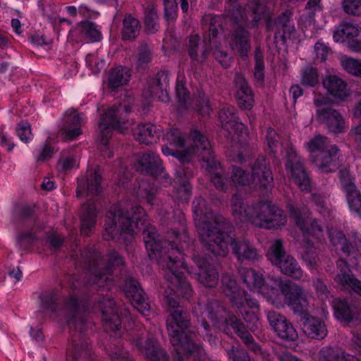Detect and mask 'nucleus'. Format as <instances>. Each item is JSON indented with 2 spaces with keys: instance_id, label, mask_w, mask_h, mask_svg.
<instances>
[{
  "instance_id": "nucleus-31",
  "label": "nucleus",
  "mask_w": 361,
  "mask_h": 361,
  "mask_svg": "<svg viewBox=\"0 0 361 361\" xmlns=\"http://www.w3.org/2000/svg\"><path fill=\"white\" fill-rule=\"evenodd\" d=\"M236 88L235 95L238 106L243 109H250L254 102L253 94L247 82L243 77H237Z\"/></svg>"
},
{
  "instance_id": "nucleus-9",
  "label": "nucleus",
  "mask_w": 361,
  "mask_h": 361,
  "mask_svg": "<svg viewBox=\"0 0 361 361\" xmlns=\"http://www.w3.org/2000/svg\"><path fill=\"white\" fill-rule=\"evenodd\" d=\"M269 257L271 263L279 267L283 274L295 279H300L302 276L303 271L300 266L293 257L285 253L281 240H276Z\"/></svg>"
},
{
  "instance_id": "nucleus-20",
  "label": "nucleus",
  "mask_w": 361,
  "mask_h": 361,
  "mask_svg": "<svg viewBox=\"0 0 361 361\" xmlns=\"http://www.w3.org/2000/svg\"><path fill=\"white\" fill-rule=\"evenodd\" d=\"M124 291L128 297L131 298L132 305L140 312L146 315L149 312L150 306L147 301L146 295L135 279L130 278L126 281Z\"/></svg>"
},
{
  "instance_id": "nucleus-62",
  "label": "nucleus",
  "mask_w": 361,
  "mask_h": 361,
  "mask_svg": "<svg viewBox=\"0 0 361 361\" xmlns=\"http://www.w3.org/2000/svg\"><path fill=\"white\" fill-rule=\"evenodd\" d=\"M340 180L345 193L357 188L348 169H343L340 171Z\"/></svg>"
},
{
  "instance_id": "nucleus-8",
  "label": "nucleus",
  "mask_w": 361,
  "mask_h": 361,
  "mask_svg": "<svg viewBox=\"0 0 361 361\" xmlns=\"http://www.w3.org/2000/svg\"><path fill=\"white\" fill-rule=\"evenodd\" d=\"M171 343L176 350L174 361H183L190 357H192L195 361H204L206 358V353L202 346L183 333L173 331Z\"/></svg>"
},
{
  "instance_id": "nucleus-24",
  "label": "nucleus",
  "mask_w": 361,
  "mask_h": 361,
  "mask_svg": "<svg viewBox=\"0 0 361 361\" xmlns=\"http://www.w3.org/2000/svg\"><path fill=\"white\" fill-rule=\"evenodd\" d=\"M137 170L156 178L164 176L161 159L152 152H147L139 158Z\"/></svg>"
},
{
  "instance_id": "nucleus-63",
  "label": "nucleus",
  "mask_w": 361,
  "mask_h": 361,
  "mask_svg": "<svg viewBox=\"0 0 361 361\" xmlns=\"http://www.w3.org/2000/svg\"><path fill=\"white\" fill-rule=\"evenodd\" d=\"M342 65L344 69L349 73L357 76H361L360 61L352 58H348L343 61Z\"/></svg>"
},
{
  "instance_id": "nucleus-59",
  "label": "nucleus",
  "mask_w": 361,
  "mask_h": 361,
  "mask_svg": "<svg viewBox=\"0 0 361 361\" xmlns=\"http://www.w3.org/2000/svg\"><path fill=\"white\" fill-rule=\"evenodd\" d=\"M82 118L79 114H75V109H71L64 115L62 127L80 126Z\"/></svg>"
},
{
  "instance_id": "nucleus-2",
  "label": "nucleus",
  "mask_w": 361,
  "mask_h": 361,
  "mask_svg": "<svg viewBox=\"0 0 361 361\" xmlns=\"http://www.w3.org/2000/svg\"><path fill=\"white\" fill-rule=\"evenodd\" d=\"M195 226L203 248L214 256L224 257L228 254V244L232 253L240 262H255L259 255L255 246L245 238H236L234 226L222 215L208 212L205 200L200 198L194 206Z\"/></svg>"
},
{
  "instance_id": "nucleus-14",
  "label": "nucleus",
  "mask_w": 361,
  "mask_h": 361,
  "mask_svg": "<svg viewBox=\"0 0 361 361\" xmlns=\"http://www.w3.org/2000/svg\"><path fill=\"white\" fill-rule=\"evenodd\" d=\"M290 217L300 229L307 235H317L322 229L316 219H308V210L305 207L288 204Z\"/></svg>"
},
{
  "instance_id": "nucleus-30",
  "label": "nucleus",
  "mask_w": 361,
  "mask_h": 361,
  "mask_svg": "<svg viewBox=\"0 0 361 361\" xmlns=\"http://www.w3.org/2000/svg\"><path fill=\"white\" fill-rule=\"evenodd\" d=\"M97 209L95 202L89 200L82 205V212L81 215V228L82 234L88 236L93 228H94L97 217Z\"/></svg>"
},
{
  "instance_id": "nucleus-64",
  "label": "nucleus",
  "mask_w": 361,
  "mask_h": 361,
  "mask_svg": "<svg viewBox=\"0 0 361 361\" xmlns=\"http://www.w3.org/2000/svg\"><path fill=\"white\" fill-rule=\"evenodd\" d=\"M228 355L232 361H251L248 353L243 348L233 347L228 352Z\"/></svg>"
},
{
  "instance_id": "nucleus-44",
  "label": "nucleus",
  "mask_w": 361,
  "mask_h": 361,
  "mask_svg": "<svg viewBox=\"0 0 361 361\" xmlns=\"http://www.w3.org/2000/svg\"><path fill=\"white\" fill-rule=\"evenodd\" d=\"M205 23V25L207 26L206 29L208 30V39L207 38V42L211 44L216 43V39L218 37L220 30H222L221 25L219 23V20L216 16H207L203 19Z\"/></svg>"
},
{
  "instance_id": "nucleus-40",
  "label": "nucleus",
  "mask_w": 361,
  "mask_h": 361,
  "mask_svg": "<svg viewBox=\"0 0 361 361\" xmlns=\"http://www.w3.org/2000/svg\"><path fill=\"white\" fill-rule=\"evenodd\" d=\"M130 75L127 68L119 66L111 71L109 78V85L112 89L126 85Z\"/></svg>"
},
{
  "instance_id": "nucleus-18",
  "label": "nucleus",
  "mask_w": 361,
  "mask_h": 361,
  "mask_svg": "<svg viewBox=\"0 0 361 361\" xmlns=\"http://www.w3.org/2000/svg\"><path fill=\"white\" fill-rule=\"evenodd\" d=\"M192 261L199 269L196 273L198 282L207 288L216 287L219 282V273L216 269L198 254L193 255Z\"/></svg>"
},
{
  "instance_id": "nucleus-13",
  "label": "nucleus",
  "mask_w": 361,
  "mask_h": 361,
  "mask_svg": "<svg viewBox=\"0 0 361 361\" xmlns=\"http://www.w3.org/2000/svg\"><path fill=\"white\" fill-rule=\"evenodd\" d=\"M102 311V319L106 332H116L121 326V319L118 314L114 300L108 296H101L98 299Z\"/></svg>"
},
{
  "instance_id": "nucleus-61",
  "label": "nucleus",
  "mask_w": 361,
  "mask_h": 361,
  "mask_svg": "<svg viewBox=\"0 0 361 361\" xmlns=\"http://www.w3.org/2000/svg\"><path fill=\"white\" fill-rule=\"evenodd\" d=\"M343 8L344 11L350 15H361V0H343Z\"/></svg>"
},
{
  "instance_id": "nucleus-17",
  "label": "nucleus",
  "mask_w": 361,
  "mask_h": 361,
  "mask_svg": "<svg viewBox=\"0 0 361 361\" xmlns=\"http://www.w3.org/2000/svg\"><path fill=\"white\" fill-rule=\"evenodd\" d=\"M286 168L290 171L292 178L302 190H310L311 181L309 176L296 153L292 150L287 153Z\"/></svg>"
},
{
  "instance_id": "nucleus-60",
  "label": "nucleus",
  "mask_w": 361,
  "mask_h": 361,
  "mask_svg": "<svg viewBox=\"0 0 361 361\" xmlns=\"http://www.w3.org/2000/svg\"><path fill=\"white\" fill-rule=\"evenodd\" d=\"M286 319V317L283 314L276 310H271L267 312V320L273 331L280 324H282Z\"/></svg>"
},
{
  "instance_id": "nucleus-38",
  "label": "nucleus",
  "mask_w": 361,
  "mask_h": 361,
  "mask_svg": "<svg viewBox=\"0 0 361 361\" xmlns=\"http://www.w3.org/2000/svg\"><path fill=\"white\" fill-rule=\"evenodd\" d=\"M303 243L302 259L309 268L312 269H316L319 261L316 248L308 238L305 239Z\"/></svg>"
},
{
  "instance_id": "nucleus-35",
  "label": "nucleus",
  "mask_w": 361,
  "mask_h": 361,
  "mask_svg": "<svg viewBox=\"0 0 361 361\" xmlns=\"http://www.w3.org/2000/svg\"><path fill=\"white\" fill-rule=\"evenodd\" d=\"M238 274L243 283L248 288H260L264 285V279L262 275L253 269L240 267Z\"/></svg>"
},
{
  "instance_id": "nucleus-32",
  "label": "nucleus",
  "mask_w": 361,
  "mask_h": 361,
  "mask_svg": "<svg viewBox=\"0 0 361 361\" xmlns=\"http://www.w3.org/2000/svg\"><path fill=\"white\" fill-rule=\"evenodd\" d=\"M323 86L334 97L343 100L348 95L346 82L336 75H328L322 81Z\"/></svg>"
},
{
  "instance_id": "nucleus-39",
  "label": "nucleus",
  "mask_w": 361,
  "mask_h": 361,
  "mask_svg": "<svg viewBox=\"0 0 361 361\" xmlns=\"http://www.w3.org/2000/svg\"><path fill=\"white\" fill-rule=\"evenodd\" d=\"M333 307L336 317L343 322L349 323L353 320V314L348 302L341 298L333 300Z\"/></svg>"
},
{
  "instance_id": "nucleus-55",
  "label": "nucleus",
  "mask_w": 361,
  "mask_h": 361,
  "mask_svg": "<svg viewBox=\"0 0 361 361\" xmlns=\"http://www.w3.org/2000/svg\"><path fill=\"white\" fill-rule=\"evenodd\" d=\"M318 78L317 70L313 67L307 66L302 72L301 83L305 86L314 87L319 82Z\"/></svg>"
},
{
  "instance_id": "nucleus-56",
  "label": "nucleus",
  "mask_w": 361,
  "mask_h": 361,
  "mask_svg": "<svg viewBox=\"0 0 361 361\" xmlns=\"http://www.w3.org/2000/svg\"><path fill=\"white\" fill-rule=\"evenodd\" d=\"M157 191V188L147 181H142L139 188V193L140 196L145 198L146 202L150 205L154 204V200L155 198Z\"/></svg>"
},
{
  "instance_id": "nucleus-54",
  "label": "nucleus",
  "mask_w": 361,
  "mask_h": 361,
  "mask_svg": "<svg viewBox=\"0 0 361 361\" xmlns=\"http://www.w3.org/2000/svg\"><path fill=\"white\" fill-rule=\"evenodd\" d=\"M231 169L232 175L230 178L235 184L247 185L250 183L251 178L247 171L236 166H232Z\"/></svg>"
},
{
  "instance_id": "nucleus-23",
  "label": "nucleus",
  "mask_w": 361,
  "mask_h": 361,
  "mask_svg": "<svg viewBox=\"0 0 361 361\" xmlns=\"http://www.w3.org/2000/svg\"><path fill=\"white\" fill-rule=\"evenodd\" d=\"M209 175V178L217 190L224 191L227 189L228 183L231 181L228 175L221 164L213 158L207 160L202 165Z\"/></svg>"
},
{
  "instance_id": "nucleus-3",
  "label": "nucleus",
  "mask_w": 361,
  "mask_h": 361,
  "mask_svg": "<svg viewBox=\"0 0 361 361\" xmlns=\"http://www.w3.org/2000/svg\"><path fill=\"white\" fill-rule=\"evenodd\" d=\"M87 307L71 296L64 304L66 322L71 332L72 349L66 361H85L91 357V349L83 334L87 329Z\"/></svg>"
},
{
  "instance_id": "nucleus-5",
  "label": "nucleus",
  "mask_w": 361,
  "mask_h": 361,
  "mask_svg": "<svg viewBox=\"0 0 361 361\" xmlns=\"http://www.w3.org/2000/svg\"><path fill=\"white\" fill-rule=\"evenodd\" d=\"M247 219L255 226L278 229L286 222L283 211L271 201H259L247 207Z\"/></svg>"
},
{
  "instance_id": "nucleus-37",
  "label": "nucleus",
  "mask_w": 361,
  "mask_h": 361,
  "mask_svg": "<svg viewBox=\"0 0 361 361\" xmlns=\"http://www.w3.org/2000/svg\"><path fill=\"white\" fill-rule=\"evenodd\" d=\"M140 23L132 15H126L123 20L122 36L124 39H135L140 33Z\"/></svg>"
},
{
  "instance_id": "nucleus-42",
  "label": "nucleus",
  "mask_w": 361,
  "mask_h": 361,
  "mask_svg": "<svg viewBox=\"0 0 361 361\" xmlns=\"http://www.w3.org/2000/svg\"><path fill=\"white\" fill-rule=\"evenodd\" d=\"M274 331L276 336L286 341H295L298 338V334L292 323L286 318L282 324L277 326Z\"/></svg>"
},
{
  "instance_id": "nucleus-26",
  "label": "nucleus",
  "mask_w": 361,
  "mask_h": 361,
  "mask_svg": "<svg viewBox=\"0 0 361 361\" xmlns=\"http://www.w3.org/2000/svg\"><path fill=\"white\" fill-rule=\"evenodd\" d=\"M210 47L207 37L202 42L198 35H191L187 44L188 52L190 58L198 63H203L207 59L208 50Z\"/></svg>"
},
{
  "instance_id": "nucleus-27",
  "label": "nucleus",
  "mask_w": 361,
  "mask_h": 361,
  "mask_svg": "<svg viewBox=\"0 0 361 361\" xmlns=\"http://www.w3.org/2000/svg\"><path fill=\"white\" fill-rule=\"evenodd\" d=\"M219 118L222 128L229 133L232 132L242 133L245 130V125L236 116L233 106L223 107L219 111Z\"/></svg>"
},
{
  "instance_id": "nucleus-15",
  "label": "nucleus",
  "mask_w": 361,
  "mask_h": 361,
  "mask_svg": "<svg viewBox=\"0 0 361 361\" xmlns=\"http://www.w3.org/2000/svg\"><path fill=\"white\" fill-rule=\"evenodd\" d=\"M102 182V176L99 168L94 171H89L85 176L78 179L77 197L99 195L103 192Z\"/></svg>"
},
{
  "instance_id": "nucleus-49",
  "label": "nucleus",
  "mask_w": 361,
  "mask_h": 361,
  "mask_svg": "<svg viewBox=\"0 0 361 361\" xmlns=\"http://www.w3.org/2000/svg\"><path fill=\"white\" fill-rule=\"evenodd\" d=\"M308 149L312 152L316 154L317 153L325 151L330 148L334 145H331L328 141L327 137L317 135L314 138L310 140L307 143Z\"/></svg>"
},
{
  "instance_id": "nucleus-52",
  "label": "nucleus",
  "mask_w": 361,
  "mask_h": 361,
  "mask_svg": "<svg viewBox=\"0 0 361 361\" xmlns=\"http://www.w3.org/2000/svg\"><path fill=\"white\" fill-rule=\"evenodd\" d=\"M346 199L351 211L361 217V193L357 189L346 192Z\"/></svg>"
},
{
  "instance_id": "nucleus-47",
  "label": "nucleus",
  "mask_w": 361,
  "mask_h": 361,
  "mask_svg": "<svg viewBox=\"0 0 361 361\" xmlns=\"http://www.w3.org/2000/svg\"><path fill=\"white\" fill-rule=\"evenodd\" d=\"M255 61L254 78L259 85H262L264 81V65L262 51L259 47L255 48Z\"/></svg>"
},
{
  "instance_id": "nucleus-41",
  "label": "nucleus",
  "mask_w": 361,
  "mask_h": 361,
  "mask_svg": "<svg viewBox=\"0 0 361 361\" xmlns=\"http://www.w3.org/2000/svg\"><path fill=\"white\" fill-rule=\"evenodd\" d=\"M223 16L232 21L233 25H240V23L245 22L247 19L245 8L234 3L228 6Z\"/></svg>"
},
{
  "instance_id": "nucleus-10",
  "label": "nucleus",
  "mask_w": 361,
  "mask_h": 361,
  "mask_svg": "<svg viewBox=\"0 0 361 361\" xmlns=\"http://www.w3.org/2000/svg\"><path fill=\"white\" fill-rule=\"evenodd\" d=\"M131 343L149 361L169 360V356L166 350L146 331L133 335Z\"/></svg>"
},
{
  "instance_id": "nucleus-58",
  "label": "nucleus",
  "mask_w": 361,
  "mask_h": 361,
  "mask_svg": "<svg viewBox=\"0 0 361 361\" xmlns=\"http://www.w3.org/2000/svg\"><path fill=\"white\" fill-rule=\"evenodd\" d=\"M16 239L19 246L22 249L26 250L37 240V237L35 233L26 231L18 234Z\"/></svg>"
},
{
  "instance_id": "nucleus-33",
  "label": "nucleus",
  "mask_w": 361,
  "mask_h": 361,
  "mask_svg": "<svg viewBox=\"0 0 361 361\" xmlns=\"http://www.w3.org/2000/svg\"><path fill=\"white\" fill-rule=\"evenodd\" d=\"M272 281L274 285L279 286V288L284 295L285 301L288 305L305 294L301 286L290 280L274 279Z\"/></svg>"
},
{
  "instance_id": "nucleus-29",
  "label": "nucleus",
  "mask_w": 361,
  "mask_h": 361,
  "mask_svg": "<svg viewBox=\"0 0 361 361\" xmlns=\"http://www.w3.org/2000/svg\"><path fill=\"white\" fill-rule=\"evenodd\" d=\"M161 133V129L159 127L152 123L138 125L133 130L135 140L147 145L157 142Z\"/></svg>"
},
{
  "instance_id": "nucleus-6",
  "label": "nucleus",
  "mask_w": 361,
  "mask_h": 361,
  "mask_svg": "<svg viewBox=\"0 0 361 361\" xmlns=\"http://www.w3.org/2000/svg\"><path fill=\"white\" fill-rule=\"evenodd\" d=\"M189 140L192 143L190 147L185 150H178L164 145L162 152L166 156L172 155L176 157L183 164L190 162L192 154H197L203 163L215 157L207 137L201 131L197 129L191 130Z\"/></svg>"
},
{
  "instance_id": "nucleus-16",
  "label": "nucleus",
  "mask_w": 361,
  "mask_h": 361,
  "mask_svg": "<svg viewBox=\"0 0 361 361\" xmlns=\"http://www.w3.org/2000/svg\"><path fill=\"white\" fill-rule=\"evenodd\" d=\"M252 182L259 188L270 190L274 185V178L269 161L259 157L252 166Z\"/></svg>"
},
{
  "instance_id": "nucleus-4",
  "label": "nucleus",
  "mask_w": 361,
  "mask_h": 361,
  "mask_svg": "<svg viewBox=\"0 0 361 361\" xmlns=\"http://www.w3.org/2000/svg\"><path fill=\"white\" fill-rule=\"evenodd\" d=\"M101 255L99 252L86 249L80 254L79 264L83 266L88 272L87 283L95 287L99 290H109L113 285V281L110 276L116 267L123 266L125 264L123 257L116 250H112L109 254L106 265L102 270L99 267Z\"/></svg>"
},
{
  "instance_id": "nucleus-57",
  "label": "nucleus",
  "mask_w": 361,
  "mask_h": 361,
  "mask_svg": "<svg viewBox=\"0 0 361 361\" xmlns=\"http://www.w3.org/2000/svg\"><path fill=\"white\" fill-rule=\"evenodd\" d=\"M42 308L44 311L55 312L57 306V297L54 293L49 292L41 296Z\"/></svg>"
},
{
  "instance_id": "nucleus-45",
  "label": "nucleus",
  "mask_w": 361,
  "mask_h": 361,
  "mask_svg": "<svg viewBox=\"0 0 361 361\" xmlns=\"http://www.w3.org/2000/svg\"><path fill=\"white\" fill-rule=\"evenodd\" d=\"M288 306L290 307L293 312L298 315L299 322L311 315L309 312V302L305 294L289 304Z\"/></svg>"
},
{
  "instance_id": "nucleus-50",
  "label": "nucleus",
  "mask_w": 361,
  "mask_h": 361,
  "mask_svg": "<svg viewBox=\"0 0 361 361\" xmlns=\"http://www.w3.org/2000/svg\"><path fill=\"white\" fill-rule=\"evenodd\" d=\"M79 25L81 27V32L92 42L100 40L102 35L94 23L90 21H83L80 22Z\"/></svg>"
},
{
  "instance_id": "nucleus-21",
  "label": "nucleus",
  "mask_w": 361,
  "mask_h": 361,
  "mask_svg": "<svg viewBox=\"0 0 361 361\" xmlns=\"http://www.w3.org/2000/svg\"><path fill=\"white\" fill-rule=\"evenodd\" d=\"M116 109H109L102 115L98 123L99 129V137L101 142L106 146L112 135L113 129H119L121 132V126L124 122L121 119H116Z\"/></svg>"
},
{
  "instance_id": "nucleus-11",
  "label": "nucleus",
  "mask_w": 361,
  "mask_h": 361,
  "mask_svg": "<svg viewBox=\"0 0 361 361\" xmlns=\"http://www.w3.org/2000/svg\"><path fill=\"white\" fill-rule=\"evenodd\" d=\"M292 12L290 10H286L274 20L271 17L267 18L266 27L268 31H274L276 47L279 42L281 45L286 46L288 39H290L292 35L295 32V26L290 20Z\"/></svg>"
},
{
  "instance_id": "nucleus-25",
  "label": "nucleus",
  "mask_w": 361,
  "mask_h": 361,
  "mask_svg": "<svg viewBox=\"0 0 361 361\" xmlns=\"http://www.w3.org/2000/svg\"><path fill=\"white\" fill-rule=\"evenodd\" d=\"M299 322L303 333L309 338L321 340L327 335L324 322L318 317L310 315Z\"/></svg>"
},
{
  "instance_id": "nucleus-12",
  "label": "nucleus",
  "mask_w": 361,
  "mask_h": 361,
  "mask_svg": "<svg viewBox=\"0 0 361 361\" xmlns=\"http://www.w3.org/2000/svg\"><path fill=\"white\" fill-rule=\"evenodd\" d=\"M231 326L235 334L242 340L247 348L256 355L262 354L260 345L255 341L253 336L249 333L247 326L238 317L231 312H229L226 317V321L222 323L221 329L224 331Z\"/></svg>"
},
{
  "instance_id": "nucleus-53",
  "label": "nucleus",
  "mask_w": 361,
  "mask_h": 361,
  "mask_svg": "<svg viewBox=\"0 0 361 361\" xmlns=\"http://www.w3.org/2000/svg\"><path fill=\"white\" fill-rule=\"evenodd\" d=\"M179 176L178 181L180 185L178 188V192L188 196L191 192V185L188 180L192 176V172L188 168L183 169L182 171L179 172Z\"/></svg>"
},
{
  "instance_id": "nucleus-1",
  "label": "nucleus",
  "mask_w": 361,
  "mask_h": 361,
  "mask_svg": "<svg viewBox=\"0 0 361 361\" xmlns=\"http://www.w3.org/2000/svg\"><path fill=\"white\" fill-rule=\"evenodd\" d=\"M142 230L143 239L150 259L166 269V279L169 285L164 292V299L170 308L167 318V328L170 341L173 331L183 333L190 326V313L180 306L179 298H189L192 288L185 279L183 270H186L180 250L182 243L189 240L185 226L180 230L171 228L167 232L168 239L161 240L154 226L146 224V214L141 207H133L126 211L121 204L111 207L106 216L103 238L106 240H123L130 242L134 234Z\"/></svg>"
},
{
  "instance_id": "nucleus-19",
  "label": "nucleus",
  "mask_w": 361,
  "mask_h": 361,
  "mask_svg": "<svg viewBox=\"0 0 361 361\" xmlns=\"http://www.w3.org/2000/svg\"><path fill=\"white\" fill-rule=\"evenodd\" d=\"M231 47L235 49L239 56L247 59L251 49L250 32L243 25H233L231 31Z\"/></svg>"
},
{
  "instance_id": "nucleus-34",
  "label": "nucleus",
  "mask_w": 361,
  "mask_h": 361,
  "mask_svg": "<svg viewBox=\"0 0 361 361\" xmlns=\"http://www.w3.org/2000/svg\"><path fill=\"white\" fill-rule=\"evenodd\" d=\"M206 311L208 318L219 329L221 327L222 323L226 321V317L230 312L227 311L221 302L216 300H211L207 302Z\"/></svg>"
},
{
  "instance_id": "nucleus-7",
  "label": "nucleus",
  "mask_w": 361,
  "mask_h": 361,
  "mask_svg": "<svg viewBox=\"0 0 361 361\" xmlns=\"http://www.w3.org/2000/svg\"><path fill=\"white\" fill-rule=\"evenodd\" d=\"M333 103L332 99L328 97L315 99L314 104L317 107L316 119L325 125L329 132L342 133L345 129V121L342 114L332 107Z\"/></svg>"
},
{
  "instance_id": "nucleus-51",
  "label": "nucleus",
  "mask_w": 361,
  "mask_h": 361,
  "mask_svg": "<svg viewBox=\"0 0 361 361\" xmlns=\"http://www.w3.org/2000/svg\"><path fill=\"white\" fill-rule=\"evenodd\" d=\"M164 139L166 140L171 147H185V139L181 131L178 128L170 129L164 134Z\"/></svg>"
},
{
  "instance_id": "nucleus-28",
  "label": "nucleus",
  "mask_w": 361,
  "mask_h": 361,
  "mask_svg": "<svg viewBox=\"0 0 361 361\" xmlns=\"http://www.w3.org/2000/svg\"><path fill=\"white\" fill-rule=\"evenodd\" d=\"M169 85L168 73L165 71H161L157 73L156 78L149 84V92L154 98L166 102L169 101Z\"/></svg>"
},
{
  "instance_id": "nucleus-46",
  "label": "nucleus",
  "mask_w": 361,
  "mask_h": 361,
  "mask_svg": "<svg viewBox=\"0 0 361 361\" xmlns=\"http://www.w3.org/2000/svg\"><path fill=\"white\" fill-rule=\"evenodd\" d=\"M345 352L338 348L325 347L319 352L320 361H345Z\"/></svg>"
},
{
  "instance_id": "nucleus-22",
  "label": "nucleus",
  "mask_w": 361,
  "mask_h": 361,
  "mask_svg": "<svg viewBox=\"0 0 361 361\" xmlns=\"http://www.w3.org/2000/svg\"><path fill=\"white\" fill-rule=\"evenodd\" d=\"M338 152L337 147L332 146L325 151L312 155V161L323 172L335 171L340 166Z\"/></svg>"
},
{
  "instance_id": "nucleus-48",
  "label": "nucleus",
  "mask_w": 361,
  "mask_h": 361,
  "mask_svg": "<svg viewBox=\"0 0 361 361\" xmlns=\"http://www.w3.org/2000/svg\"><path fill=\"white\" fill-rule=\"evenodd\" d=\"M231 212L234 216L238 218L241 221L243 218L247 219L246 213L247 208L245 207L242 197L235 193L233 195L231 202Z\"/></svg>"
},
{
  "instance_id": "nucleus-36",
  "label": "nucleus",
  "mask_w": 361,
  "mask_h": 361,
  "mask_svg": "<svg viewBox=\"0 0 361 361\" xmlns=\"http://www.w3.org/2000/svg\"><path fill=\"white\" fill-rule=\"evenodd\" d=\"M249 8L252 14V27H257L259 22L263 18L266 19L269 16V10L266 5V0H250L248 4Z\"/></svg>"
},
{
  "instance_id": "nucleus-43",
  "label": "nucleus",
  "mask_w": 361,
  "mask_h": 361,
  "mask_svg": "<svg viewBox=\"0 0 361 361\" xmlns=\"http://www.w3.org/2000/svg\"><path fill=\"white\" fill-rule=\"evenodd\" d=\"M334 280L344 288L350 289L361 297V281L354 275L336 276Z\"/></svg>"
}]
</instances>
